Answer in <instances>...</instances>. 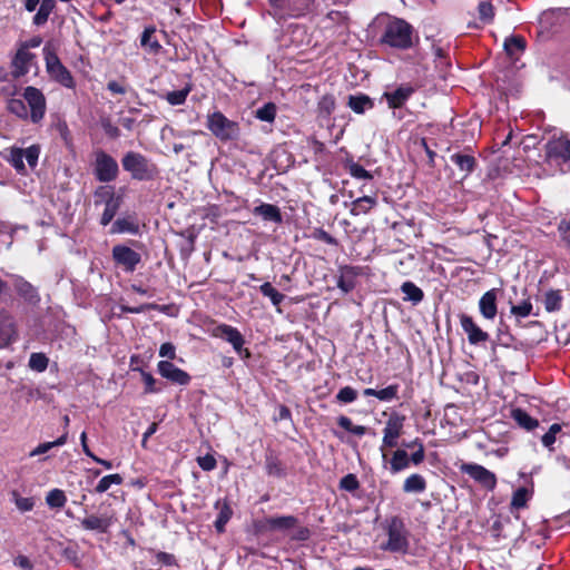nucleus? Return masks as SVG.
<instances>
[{
	"label": "nucleus",
	"instance_id": "f3484780",
	"mask_svg": "<svg viewBox=\"0 0 570 570\" xmlns=\"http://www.w3.org/2000/svg\"><path fill=\"white\" fill-rule=\"evenodd\" d=\"M498 288L485 292L479 299V311L483 318L493 321L498 314Z\"/></svg>",
	"mask_w": 570,
	"mask_h": 570
},
{
	"label": "nucleus",
	"instance_id": "de8ad7c7",
	"mask_svg": "<svg viewBox=\"0 0 570 570\" xmlns=\"http://www.w3.org/2000/svg\"><path fill=\"white\" fill-rule=\"evenodd\" d=\"M345 167L350 175L356 179L371 180L373 178V175L357 163L347 161Z\"/></svg>",
	"mask_w": 570,
	"mask_h": 570
},
{
	"label": "nucleus",
	"instance_id": "b1692460",
	"mask_svg": "<svg viewBox=\"0 0 570 570\" xmlns=\"http://www.w3.org/2000/svg\"><path fill=\"white\" fill-rule=\"evenodd\" d=\"M376 204L377 200L375 197L362 196L351 203L350 213L353 216L367 214L372 208L376 206Z\"/></svg>",
	"mask_w": 570,
	"mask_h": 570
},
{
	"label": "nucleus",
	"instance_id": "4d7b16f0",
	"mask_svg": "<svg viewBox=\"0 0 570 570\" xmlns=\"http://www.w3.org/2000/svg\"><path fill=\"white\" fill-rule=\"evenodd\" d=\"M356 397L357 392L351 386L342 387L336 394V400L341 403H352Z\"/></svg>",
	"mask_w": 570,
	"mask_h": 570
},
{
	"label": "nucleus",
	"instance_id": "39448f33",
	"mask_svg": "<svg viewBox=\"0 0 570 570\" xmlns=\"http://www.w3.org/2000/svg\"><path fill=\"white\" fill-rule=\"evenodd\" d=\"M389 540L381 549L390 552L406 553L409 550V540L403 521L399 517H393L387 523Z\"/></svg>",
	"mask_w": 570,
	"mask_h": 570
},
{
	"label": "nucleus",
	"instance_id": "0eeeda50",
	"mask_svg": "<svg viewBox=\"0 0 570 570\" xmlns=\"http://www.w3.org/2000/svg\"><path fill=\"white\" fill-rule=\"evenodd\" d=\"M118 173V164L110 155L101 149L95 151L94 174L97 180L110 183L117 178Z\"/></svg>",
	"mask_w": 570,
	"mask_h": 570
},
{
	"label": "nucleus",
	"instance_id": "dca6fc26",
	"mask_svg": "<svg viewBox=\"0 0 570 570\" xmlns=\"http://www.w3.org/2000/svg\"><path fill=\"white\" fill-rule=\"evenodd\" d=\"M157 370L163 377L173 383L187 385L190 382V375L169 361H160L157 364Z\"/></svg>",
	"mask_w": 570,
	"mask_h": 570
},
{
	"label": "nucleus",
	"instance_id": "a211bd4d",
	"mask_svg": "<svg viewBox=\"0 0 570 570\" xmlns=\"http://www.w3.org/2000/svg\"><path fill=\"white\" fill-rule=\"evenodd\" d=\"M36 56L28 50L19 47L13 60H12V75L14 78H19L28 73L33 65Z\"/></svg>",
	"mask_w": 570,
	"mask_h": 570
},
{
	"label": "nucleus",
	"instance_id": "f03ea898",
	"mask_svg": "<svg viewBox=\"0 0 570 570\" xmlns=\"http://www.w3.org/2000/svg\"><path fill=\"white\" fill-rule=\"evenodd\" d=\"M121 165L131 178L137 180H150L158 174L157 166L146 156L136 151L125 154Z\"/></svg>",
	"mask_w": 570,
	"mask_h": 570
},
{
	"label": "nucleus",
	"instance_id": "7c9ffc66",
	"mask_svg": "<svg viewBox=\"0 0 570 570\" xmlns=\"http://www.w3.org/2000/svg\"><path fill=\"white\" fill-rule=\"evenodd\" d=\"M401 291L404 294V301L419 304L423 297V291L412 282H404L401 286Z\"/></svg>",
	"mask_w": 570,
	"mask_h": 570
},
{
	"label": "nucleus",
	"instance_id": "774afa93",
	"mask_svg": "<svg viewBox=\"0 0 570 570\" xmlns=\"http://www.w3.org/2000/svg\"><path fill=\"white\" fill-rule=\"evenodd\" d=\"M266 471L269 475H279L282 472L279 462L269 456L266 459Z\"/></svg>",
	"mask_w": 570,
	"mask_h": 570
},
{
	"label": "nucleus",
	"instance_id": "bf43d9fd",
	"mask_svg": "<svg viewBox=\"0 0 570 570\" xmlns=\"http://www.w3.org/2000/svg\"><path fill=\"white\" fill-rule=\"evenodd\" d=\"M399 386L397 385H389L385 389L377 390L376 397L380 401H391L397 397Z\"/></svg>",
	"mask_w": 570,
	"mask_h": 570
},
{
	"label": "nucleus",
	"instance_id": "a18cd8bd",
	"mask_svg": "<svg viewBox=\"0 0 570 570\" xmlns=\"http://www.w3.org/2000/svg\"><path fill=\"white\" fill-rule=\"evenodd\" d=\"M335 105L333 95H324L317 104L318 114L322 117H328L334 111Z\"/></svg>",
	"mask_w": 570,
	"mask_h": 570
},
{
	"label": "nucleus",
	"instance_id": "603ef678",
	"mask_svg": "<svg viewBox=\"0 0 570 570\" xmlns=\"http://www.w3.org/2000/svg\"><path fill=\"white\" fill-rule=\"evenodd\" d=\"M562 430V426L558 423H554L550 426L549 431L542 435L541 442L542 444L552 450V445L556 442L557 434L560 433Z\"/></svg>",
	"mask_w": 570,
	"mask_h": 570
},
{
	"label": "nucleus",
	"instance_id": "2eb2a0df",
	"mask_svg": "<svg viewBox=\"0 0 570 570\" xmlns=\"http://www.w3.org/2000/svg\"><path fill=\"white\" fill-rule=\"evenodd\" d=\"M460 325L464 333L468 335V341L471 345H478L480 343H485L489 341L490 335L484 332L472 318V316L466 314H461L459 316Z\"/></svg>",
	"mask_w": 570,
	"mask_h": 570
},
{
	"label": "nucleus",
	"instance_id": "0e129e2a",
	"mask_svg": "<svg viewBox=\"0 0 570 570\" xmlns=\"http://www.w3.org/2000/svg\"><path fill=\"white\" fill-rule=\"evenodd\" d=\"M291 539L296 541H306L311 537V531L306 527H301L298 523L294 529L291 530Z\"/></svg>",
	"mask_w": 570,
	"mask_h": 570
},
{
	"label": "nucleus",
	"instance_id": "e2e57ef3",
	"mask_svg": "<svg viewBox=\"0 0 570 570\" xmlns=\"http://www.w3.org/2000/svg\"><path fill=\"white\" fill-rule=\"evenodd\" d=\"M558 232L560 234L562 243L566 245L568 249H570V222L561 220L558 226Z\"/></svg>",
	"mask_w": 570,
	"mask_h": 570
},
{
	"label": "nucleus",
	"instance_id": "4be33fe9",
	"mask_svg": "<svg viewBox=\"0 0 570 570\" xmlns=\"http://www.w3.org/2000/svg\"><path fill=\"white\" fill-rule=\"evenodd\" d=\"M254 215L261 216L266 222L281 224L283 222L281 210L272 204H261L253 209Z\"/></svg>",
	"mask_w": 570,
	"mask_h": 570
},
{
	"label": "nucleus",
	"instance_id": "f8f14e48",
	"mask_svg": "<svg viewBox=\"0 0 570 570\" xmlns=\"http://www.w3.org/2000/svg\"><path fill=\"white\" fill-rule=\"evenodd\" d=\"M461 471L472 478L484 489L492 491L497 487V476L493 472L476 463H465Z\"/></svg>",
	"mask_w": 570,
	"mask_h": 570
},
{
	"label": "nucleus",
	"instance_id": "c85d7f7f",
	"mask_svg": "<svg viewBox=\"0 0 570 570\" xmlns=\"http://www.w3.org/2000/svg\"><path fill=\"white\" fill-rule=\"evenodd\" d=\"M356 273L353 267H344L341 271V276L337 279V287L344 293L351 292L355 287Z\"/></svg>",
	"mask_w": 570,
	"mask_h": 570
},
{
	"label": "nucleus",
	"instance_id": "5701e85b",
	"mask_svg": "<svg viewBox=\"0 0 570 570\" xmlns=\"http://www.w3.org/2000/svg\"><path fill=\"white\" fill-rule=\"evenodd\" d=\"M81 525L86 530L106 532L111 525V519L91 514L81 520Z\"/></svg>",
	"mask_w": 570,
	"mask_h": 570
},
{
	"label": "nucleus",
	"instance_id": "49530a36",
	"mask_svg": "<svg viewBox=\"0 0 570 570\" xmlns=\"http://www.w3.org/2000/svg\"><path fill=\"white\" fill-rule=\"evenodd\" d=\"M67 498L65 492L60 489H53L48 492L46 503L50 508H62L66 504Z\"/></svg>",
	"mask_w": 570,
	"mask_h": 570
},
{
	"label": "nucleus",
	"instance_id": "c756f323",
	"mask_svg": "<svg viewBox=\"0 0 570 570\" xmlns=\"http://www.w3.org/2000/svg\"><path fill=\"white\" fill-rule=\"evenodd\" d=\"M347 105L356 114H364L373 107L371 98L366 95L350 96Z\"/></svg>",
	"mask_w": 570,
	"mask_h": 570
},
{
	"label": "nucleus",
	"instance_id": "6e6552de",
	"mask_svg": "<svg viewBox=\"0 0 570 570\" xmlns=\"http://www.w3.org/2000/svg\"><path fill=\"white\" fill-rule=\"evenodd\" d=\"M40 155V147L38 145H32L26 149L12 147L9 150V163L14 167V169L20 173H26V165L23 159L27 160L30 168H35L38 164Z\"/></svg>",
	"mask_w": 570,
	"mask_h": 570
},
{
	"label": "nucleus",
	"instance_id": "864d4df0",
	"mask_svg": "<svg viewBox=\"0 0 570 570\" xmlns=\"http://www.w3.org/2000/svg\"><path fill=\"white\" fill-rule=\"evenodd\" d=\"M276 116V107L274 104H266L257 109L256 117L263 121H273Z\"/></svg>",
	"mask_w": 570,
	"mask_h": 570
},
{
	"label": "nucleus",
	"instance_id": "338daca9",
	"mask_svg": "<svg viewBox=\"0 0 570 570\" xmlns=\"http://www.w3.org/2000/svg\"><path fill=\"white\" fill-rule=\"evenodd\" d=\"M159 355L161 357L174 360L176 357V347L170 342L163 343L159 348Z\"/></svg>",
	"mask_w": 570,
	"mask_h": 570
},
{
	"label": "nucleus",
	"instance_id": "a878e982",
	"mask_svg": "<svg viewBox=\"0 0 570 570\" xmlns=\"http://www.w3.org/2000/svg\"><path fill=\"white\" fill-rule=\"evenodd\" d=\"M410 466L409 454L405 450H396L393 452L390 461V471L392 474H396Z\"/></svg>",
	"mask_w": 570,
	"mask_h": 570
},
{
	"label": "nucleus",
	"instance_id": "aec40b11",
	"mask_svg": "<svg viewBox=\"0 0 570 570\" xmlns=\"http://www.w3.org/2000/svg\"><path fill=\"white\" fill-rule=\"evenodd\" d=\"M16 292L29 304L36 305L40 302L37 288L21 276H13Z\"/></svg>",
	"mask_w": 570,
	"mask_h": 570
},
{
	"label": "nucleus",
	"instance_id": "6e6d98bb",
	"mask_svg": "<svg viewBox=\"0 0 570 570\" xmlns=\"http://www.w3.org/2000/svg\"><path fill=\"white\" fill-rule=\"evenodd\" d=\"M479 18L483 22H490L493 19L494 12L493 7L488 1H481L478 6Z\"/></svg>",
	"mask_w": 570,
	"mask_h": 570
},
{
	"label": "nucleus",
	"instance_id": "bb28decb",
	"mask_svg": "<svg viewBox=\"0 0 570 570\" xmlns=\"http://www.w3.org/2000/svg\"><path fill=\"white\" fill-rule=\"evenodd\" d=\"M426 489L425 479L417 473L407 476L403 483V491L405 493H422Z\"/></svg>",
	"mask_w": 570,
	"mask_h": 570
},
{
	"label": "nucleus",
	"instance_id": "423d86ee",
	"mask_svg": "<svg viewBox=\"0 0 570 570\" xmlns=\"http://www.w3.org/2000/svg\"><path fill=\"white\" fill-rule=\"evenodd\" d=\"M207 128L216 138L223 141L236 139L239 135L238 124L229 120L220 111L207 116Z\"/></svg>",
	"mask_w": 570,
	"mask_h": 570
},
{
	"label": "nucleus",
	"instance_id": "ddd939ff",
	"mask_svg": "<svg viewBox=\"0 0 570 570\" xmlns=\"http://www.w3.org/2000/svg\"><path fill=\"white\" fill-rule=\"evenodd\" d=\"M112 258L117 265L121 266L122 269L128 273H132L141 262L140 254L126 245L114 246Z\"/></svg>",
	"mask_w": 570,
	"mask_h": 570
},
{
	"label": "nucleus",
	"instance_id": "473e14b6",
	"mask_svg": "<svg viewBox=\"0 0 570 570\" xmlns=\"http://www.w3.org/2000/svg\"><path fill=\"white\" fill-rule=\"evenodd\" d=\"M55 0H42L37 13L33 17V23L36 26H42L47 22L50 13L55 9Z\"/></svg>",
	"mask_w": 570,
	"mask_h": 570
},
{
	"label": "nucleus",
	"instance_id": "e433bc0d",
	"mask_svg": "<svg viewBox=\"0 0 570 570\" xmlns=\"http://www.w3.org/2000/svg\"><path fill=\"white\" fill-rule=\"evenodd\" d=\"M8 110L21 119H28L30 117L24 99L21 98L10 99L8 101Z\"/></svg>",
	"mask_w": 570,
	"mask_h": 570
},
{
	"label": "nucleus",
	"instance_id": "6ab92c4d",
	"mask_svg": "<svg viewBox=\"0 0 570 570\" xmlns=\"http://www.w3.org/2000/svg\"><path fill=\"white\" fill-rule=\"evenodd\" d=\"M413 92L414 88L411 85H401L393 91L384 92L383 97L386 99L390 108L396 109L404 106Z\"/></svg>",
	"mask_w": 570,
	"mask_h": 570
},
{
	"label": "nucleus",
	"instance_id": "4c0bfd02",
	"mask_svg": "<svg viewBox=\"0 0 570 570\" xmlns=\"http://www.w3.org/2000/svg\"><path fill=\"white\" fill-rule=\"evenodd\" d=\"M155 28H146L141 35L140 43L142 47L148 48L150 52H158L161 48L159 42L155 39Z\"/></svg>",
	"mask_w": 570,
	"mask_h": 570
},
{
	"label": "nucleus",
	"instance_id": "20e7f679",
	"mask_svg": "<svg viewBox=\"0 0 570 570\" xmlns=\"http://www.w3.org/2000/svg\"><path fill=\"white\" fill-rule=\"evenodd\" d=\"M46 69L51 79L66 88H73L75 80L70 71L61 63L55 49L50 45L43 47Z\"/></svg>",
	"mask_w": 570,
	"mask_h": 570
},
{
	"label": "nucleus",
	"instance_id": "79ce46f5",
	"mask_svg": "<svg viewBox=\"0 0 570 570\" xmlns=\"http://www.w3.org/2000/svg\"><path fill=\"white\" fill-rule=\"evenodd\" d=\"M259 291L264 296L271 299L274 306H278L285 298V296L276 291L268 282L261 285Z\"/></svg>",
	"mask_w": 570,
	"mask_h": 570
},
{
	"label": "nucleus",
	"instance_id": "052dcab7",
	"mask_svg": "<svg viewBox=\"0 0 570 570\" xmlns=\"http://www.w3.org/2000/svg\"><path fill=\"white\" fill-rule=\"evenodd\" d=\"M12 497H13V500H14V503H16V507L21 511V512H27V511H30L33 509L35 507V501L32 498H22V497H19L17 492H13L12 493Z\"/></svg>",
	"mask_w": 570,
	"mask_h": 570
},
{
	"label": "nucleus",
	"instance_id": "a19ab883",
	"mask_svg": "<svg viewBox=\"0 0 570 570\" xmlns=\"http://www.w3.org/2000/svg\"><path fill=\"white\" fill-rule=\"evenodd\" d=\"M337 424L345 431L351 432L357 436H363L367 431L365 426L353 424L352 420L344 415L337 419Z\"/></svg>",
	"mask_w": 570,
	"mask_h": 570
},
{
	"label": "nucleus",
	"instance_id": "69168bd1",
	"mask_svg": "<svg viewBox=\"0 0 570 570\" xmlns=\"http://www.w3.org/2000/svg\"><path fill=\"white\" fill-rule=\"evenodd\" d=\"M197 463L204 471H212L216 468L217 464L216 459L212 454L198 456Z\"/></svg>",
	"mask_w": 570,
	"mask_h": 570
},
{
	"label": "nucleus",
	"instance_id": "13d9d810",
	"mask_svg": "<svg viewBox=\"0 0 570 570\" xmlns=\"http://www.w3.org/2000/svg\"><path fill=\"white\" fill-rule=\"evenodd\" d=\"M532 312V304L529 299L523 301L519 305H512L511 306V313L515 315L517 317L524 318L529 316Z\"/></svg>",
	"mask_w": 570,
	"mask_h": 570
},
{
	"label": "nucleus",
	"instance_id": "c9c22d12",
	"mask_svg": "<svg viewBox=\"0 0 570 570\" xmlns=\"http://www.w3.org/2000/svg\"><path fill=\"white\" fill-rule=\"evenodd\" d=\"M525 48V41L521 37L507 38L504 41V50L510 57H517Z\"/></svg>",
	"mask_w": 570,
	"mask_h": 570
},
{
	"label": "nucleus",
	"instance_id": "9b49d317",
	"mask_svg": "<svg viewBox=\"0 0 570 570\" xmlns=\"http://www.w3.org/2000/svg\"><path fill=\"white\" fill-rule=\"evenodd\" d=\"M212 335L214 337L223 338L230 343L234 350L239 355L244 354L245 357H249V351L243 348V345L245 343L244 336L236 327H233L227 324H219L213 328Z\"/></svg>",
	"mask_w": 570,
	"mask_h": 570
},
{
	"label": "nucleus",
	"instance_id": "58836bf2",
	"mask_svg": "<svg viewBox=\"0 0 570 570\" xmlns=\"http://www.w3.org/2000/svg\"><path fill=\"white\" fill-rule=\"evenodd\" d=\"M94 197H95V204L97 205L100 203L106 204L108 202H111V200L118 198L119 196L115 195V190H114L112 186L104 185V186L97 187V189L94 193Z\"/></svg>",
	"mask_w": 570,
	"mask_h": 570
},
{
	"label": "nucleus",
	"instance_id": "37998d69",
	"mask_svg": "<svg viewBox=\"0 0 570 570\" xmlns=\"http://www.w3.org/2000/svg\"><path fill=\"white\" fill-rule=\"evenodd\" d=\"M190 89H191L190 86H187L180 90L169 91L165 95V99L171 106L183 105L186 101V98L189 95Z\"/></svg>",
	"mask_w": 570,
	"mask_h": 570
},
{
	"label": "nucleus",
	"instance_id": "4468645a",
	"mask_svg": "<svg viewBox=\"0 0 570 570\" xmlns=\"http://www.w3.org/2000/svg\"><path fill=\"white\" fill-rule=\"evenodd\" d=\"M18 338L14 317L4 308L0 309V348H6Z\"/></svg>",
	"mask_w": 570,
	"mask_h": 570
},
{
	"label": "nucleus",
	"instance_id": "9d476101",
	"mask_svg": "<svg viewBox=\"0 0 570 570\" xmlns=\"http://www.w3.org/2000/svg\"><path fill=\"white\" fill-rule=\"evenodd\" d=\"M24 102L28 105L30 119L37 124L45 117L46 98L43 94L36 87H27L22 95Z\"/></svg>",
	"mask_w": 570,
	"mask_h": 570
},
{
	"label": "nucleus",
	"instance_id": "cd10ccee",
	"mask_svg": "<svg viewBox=\"0 0 570 570\" xmlns=\"http://www.w3.org/2000/svg\"><path fill=\"white\" fill-rule=\"evenodd\" d=\"M450 159L464 173V177L471 174L475 167V158L468 154H453Z\"/></svg>",
	"mask_w": 570,
	"mask_h": 570
},
{
	"label": "nucleus",
	"instance_id": "c03bdc74",
	"mask_svg": "<svg viewBox=\"0 0 570 570\" xmlns=\"http://www.w3.org/2000/svg\"><path fill=\"white\" fill-rule=\"evenodd\" d=\"M67 442V433L62 434L60 438H58L56 441L52 442H45L39 444L37 448H35L30 452V456L40 455L43 453H47L49 450H51L55 446H61Z\"/></svg>",
	"mask_w": 570,
	"mask_h": 570
},
{
	"label": "nucleus",
	"instance_id": "5fc2aeb1",
	"mask_svg": "<svg viewBox=\"0 0 570 570\" xmlns=\"http://www.w3.org/2000/svg\"><path fill=\"white\" fill-rule=\"evenodd\" d=\"M340 488L342 490L353 492L360 488V482L355 474L348 473L345 476H343L340 481Z\"/></svg>",
	"mask_w": 570,
	"mask_h": 570
},
{
	"label": "nucleus",
	"instance_id": "2f4dec72",
	"mask_svg": "<svg viewBox=\"0 0 570 570\" xmlns=\"http://www.w3.org/2000/svg\"><path fill=\"white\" fill-rule=\"evenodd\" d=\"M544 308L547 312H557L562 305V294L560 289H550L544 294Z\"/></svg>",
	"mask_w": 570,
	"mask_h": 570
},
{
	"label": "nucleus",
	"instance_id": "1a4fd4ad",
	"mask_svg": "<svg viewBox=\"0 0 570 570\" xmlns=\"http://www.w3.org/2000/svg\"><path fill=\"white\" fill-rule=\"evenodd\" d=\"M405 416L400 415L399 413H392L389 420L385 423V428L383 429V439L381 451L383 452L385 448H395L397 445L399 438L403 434Z\"/></svg>",
	"mask_w": 570,
	"mask_h": 570
},
{
	"label": "nucleus",
	"instance_id": "72a5a7b5",
	"mask_svg": "<svg viewBox=\"0 0 570 570\" xmlns=\"http://www.w3.org/2000/svg\"><path fill=\"white\" fill-rule=\"evenodd\" d=\"M513 420L523 429L531 431L539 425L538 420L530 416L525 411L515 409L512 411Z\"/></svg>",
	"mask_w": 570,
	"mask_h": 570
},
{
	"label": "nucleus",
	"instance_id": "680f3d73",
	"mask_svg": "<svg viewBox=\"0 0 570 570\" xmlns=\"http://www.w3.org/2000/svg\"><path fill=\"white\" fill-rule=\"evenodd\" d=\"M230 517H232L230 508L228 505H224L218 514L216 522H215V527L218 532L224 531L225 525L229 521Z\"/></svg>",
	"mask_w": 570,
	"mask_h": 570
},
{
	"label": "nucleus",
	"instance_id": "412c9836",
	"mask_svg": "<svg viewBox=\"0 0 570 570\" xmlns=\"http://www.w3.org/2000/svg\"><path fill=\"white\" fill-rule=\"evenodd\" d=\"M263 523L264 529L267 531L288 532L296 527L298 520L294 515H281L267 518Z\"/></svg>",
	"mask_w": 570,
	"mask_h": 570
},
{
	"label": "nucleus",
	"instance_id": "8fccbe9b",
	"mask_svg": "<svg viewBox=\"0 0 570 570\" xmlns=\"http://www.w3.org/2000/svg\"><path fill=\"white\" fill-rule=\"evenodd\" d=\"M48 366V357L43 353H32L29 358V367L37 372H43Z\"/></svg>",
	"mask_w": 570,
	"mask_h": 570
},
{
	"label": "nucleus",
	"instance_id": "3c124183",
	"mask_svg": "<svg viewBox=\"0 0 570 570\" xmlns=\"http://www.w3.org/2000/svg\"><path fill=\"white\" fill-rule=\"evenodd\" d=\"M405 446H417V450L409 456L410 463L412 462L414 465H419L424 461L425 452H424V445L419 439L414 440L412 443L405 444Z\"/></svg>",
	"mask_w": 570,
	"mask_h": 570
},
{
	"label": "nucleus",
	"instance_id": "393cba45",
	"mask_svg": "<svg viewBox=\"0 0 570 570\" xmlns=\"http://www.w3.org/2000/svg\"><path fill=\"white\" fill-rule=\"evenodd\" d=\"M139 230V224L137 219L134 216H126L118 218L111 228V233H129V234H137Z\"/></svg>",
	"mask_w": 570,
	"mask_h": 570
},
{
	"label": "nucleus",
	"instance_id": "f704fd0d",
	"mask_svg": "<svg viewBox=\"0 0 570 570\" xmlns=\"http://www.w3.org/2000/svg\"><path fill=\"white\" fill-rule=\"evenodd\" d=\"M121 204V197L105 204V209L100 218V224L107 226L116 216Z\"/></svg>",
	"mask_w": 570,
	"mask_h": 570
},
{
	"label": "nucleus",
	"instance_id": "09e8293b",
	"mask_svg": "<svg viewBox=\"0 0 570 570\" xmlns=\"http://www.w3.org/2000/svg\"><path fill=\"white\" fill-rule=\"evenodd\" d=\"M122 478L120 474H109L100 479L96 487V492L104 493L106 492L112 484H121Z\"/></svg>",
	"mask_w": 570,
	"mask_h": 570
},
{
	"label": "nucleus",
	"instance_id": "f257e3e1",
	"mask_svg": "<svg viewBox=\"0 0 570 570\" xmlns=\"http://www.w3.org/2000/svg\"><path fill=\"white\" fill-rule=\"evenodd\" d=\"M381 42L392 48L409 49L413 45V28L405 20L393 18L385 24Z\"/></svg>",
	"mask_w": 570,
	"mask_h": 570
},
{
	"label": "nucleus",
	"instance_id": "ea45409f",
	"mask_svg": "<svg viewBox=\"0 0 570 570\" xmlns=\"http://www.w3.org/2000/svg\"><path fill=\"white\" fill-rule=\"evenodd\" d=\"M530 497L531 492L527 488H519L512 495L511 508L517 510L524 508Z\"/></svg>",
	"mask_w": 570,
	"mask_h": 570
},
{
	"label": "nucleus",
	"instance_id": "7ed1b4c3",
	"mask_svg": "<svg viewBox=\"0 0 570 570\" xmlns=\"http://www.w3.org/2000/svg\"><path fill=\"white\" fill-rule=\"evenodd\" d=\"M546 160L561 168L570 170V139L566 135H553L544 146Z\"/></svg>",
	"mask_w": 570,
	"mask_h": 570
}]
</instances>
